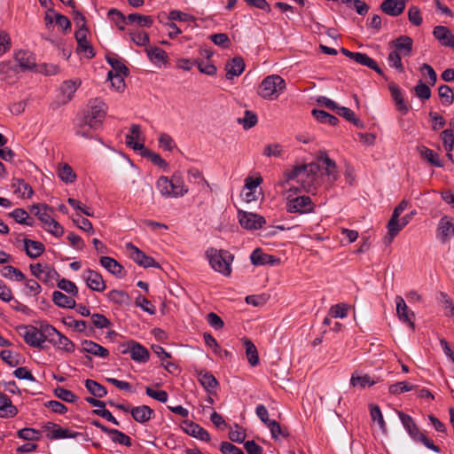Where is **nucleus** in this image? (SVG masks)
Wrapping results in <instances>:
<instances>
[{"instance_id": "61", "label": "nucleus", "mask_w": 454, "mask_h": 454, "mask_svg": "<svg viewBox=\"0 0 454 454\" xmlns=\"http://www.w3.org/2000/svg\"><path fill=\"white\" fill-rule=\"evenodd\" d=\"M413 389V386L406 381H400L395 384H391L388 387V391L393 395H399L404 392H408Z\"/></svg>"}, {"instance_id": "30", "label": "nucleus", "mask_w": 454, "mask_h": 454, "mask_svg": "<svg viewBox=\"0 0 454 454\" xmlns=\"http://www.w3.org/2000/svg\"><path fill=\"white\" fill-rule=\"evenodd\" d=\"M438 238L442 243L454 236V223L447 217L441 218L438 224Z\"/></svg>"}, {"instance_id": "39", "label": "nucleus", "mask_w": 454, "mask_h": 454, "mask_svg": "<svg viewBox=\"0 0 454 454\" xmlns=\"http://www.w3.org/2000/svg\"><path fill=\"white\" fill-rule=\"evenodd\" d=\"M243 343L249 364L252 366L257 365L259 364V356L256 347L249 339L247 338L243 340Z\"/></svg>"}, {"instance_id": "42", "label": "nucleus", "mask_w": 454, "mask_h": 454, "mask_svg": "<svg viewBox=\"0 0 454 454\" xmlns=\"http://www.w3.org/2000/svg\"><path fill=\"white\" fill-rule=\"evenodd\" d=\"M40 330L43 343L48 341L51 344H53L59 333H60L55 327L48 324L41 325Z\"/></svg>"}, {"instance_id": "2", "label": "nucleus", "mask_w": 454, "mask_h": 454, "mask_svg": "<svg viewBox=\"0 0 454 454\" xmlns=\"http://www.w3.org/2000/svg\"><path fill=\"white\" fill-rule=\"evenodd\" d=\"M319 166L316 163H309L294 168L287 174L289 180L296 179L301 188L306 192H311L318 178Z\"/></svg>"}, {"instance_id": "4", "label": "nucleus", "mask_w": 454, "mask_h": 454, "mask_svg": "<svg viewBox=\"0 0 454 454\" xmlns=\"http://www.w3.org/2000/svg\"><path fill=\"white\" fill-rule=\"evenodd\" d=\"M285 89V80L278 74H271L262 81L258 90V95L267 100H275Z\"/></svg>"}, {"instance_id": "57", "label": "nucleus", "mask_w": 454, "mask_h": 454, "mask_svg": "<svg viewBox=\"0 0 454 454\" xmlns=\"http://www.w3.org/2000/svg\"><path fill=\"white\" fill-rule=\"evenodd\" d=\"M336 113L337 114L342 116L343 118H345L347 121H350L356 127L361 126V121L355 116V114L351 109L345 106H338L336 109Z\"/></svg>"}, {"instance_id": "46", "label": "nucleus", "mask_w": 454, "mask_h": 454, "mask_svg": "<svg viewBox=\"0 0 454 454\" xmlns=\"http://www.w3.org/2000/svg\"><path fill=\"white\" fill-rule=\"evenodd\" d=\"M108 435L114 443L124 445L126 447H130L132 445L131 438L117 429L112 428Z\"/></svg>"}, {"instance_id": "64", "label": "nucleus", "mask_w": 454, "mask_h": 454, "mask_svg": "<svg viewBox=\"0 0 454 454\" xmlns=\"http://www.w3.org/2000/svg\"><path fill=\"white\" fill-rule=\"evenodd\" d=\"M348 306L345 303H338L331 307L330 315L335 318H344L348 316Z\"/></svg>"}, {"instance_id": "47", "label": "nucleus", "mask_w": 454, "mask_h": 454, "mask_svg": "<svg viewBox=\"0 0 454 454\" xmlns=\"http://www.w3.org/2000/svg\"><path fill=\"white\" fill-rule=\"evenodd\" d=\"M107 17L114 22V24L118 27L119 29L123 30L124 26L128 23V19L117 9H110L107 13Z\"/></svg>"}, {"instance_id": "22", "label": "nucleus", "mask_w": 454, "mask_h": 454, "mask_svg": "<svg viewBox=\"0 0 454 454\" xmlns=\"http://www.w3.org/2000/svg\"><path fill=\"white\" fill-rule=\"evenodd\" d=\"M15 61L22 70L33 69L35 67V58L34 54L28 51L20 50L15 53Z\"/></svg>"}, {"instance_id": "19", "label": "nucleus", "mask_w": 454, "mask_h": 454, "mask_svg": "<svg viewBox=\"0 0 454 454\" xmlns=\"http://www.w3.org/2000/svg\"><path fill=\"white\" fill-rule=\"evenodd\" d=\"M398 417L410 437L413 441H417L422 433L419 431V428L414 419L410 415L405 414L403 411H398Z\"/></svg>"}, {"instance_id": "56", "label": "nucleus", "mask_w": 454, "mask_h": 454, "mask_svg": "<svg viewBox=\"0 0 454 454\" xmlns=\"http://www.w3.org/2000/svg\"><path fill=\"white\" fill-rule=\"evenodd\" d=\"M173 186L170 179L167 176H160L157 183L156 187L164 197H172L171 187Z\"/></svg>"}, {"instance_id": "7", "label": "nucleus", "mask_w": 454, "mask_h": 454, "mask_svg": "<svg viewBox=\"0 0 454 454\" xmlns=\"http://www.w3.org/2000/svg\"><path fill=\"white\" fill-rule=\"evenodd\" d=\"M238 218L239 224L244 229L251 231L259 230L266 223V220L263 216L243 210L238 211Z\"/></svg>"}, {"instance_id": "18", "label": "nucleus", "mask_w": 454, "mask_h": 454, "mask_svg": "<svg viewBox=\"0 0 454 454\" xmlns=\"http://www.w3.org/2000/svg\"><path fill=\"white\" fill-rule=\"evenodd\" d=\"M380 9L386 14L396 17L403 12L405 9V1L384 0L380 5Z\"/></svg>"}, {"instance_id": "43", "label": "nucleus", "mask_w": 454, "mask_h": 454, "mask_svg": "<svg viewBox=\"0 0 454 454\" xmlns=\"http://www.w3.org/2000/svg\"><path fill=\"white\" fill-rule=\"evenodd\" d=\"M85 387L92 395L98 398H102L107 394L106 387L93 380H86Z\"/></svg>"}, {"instance_id": "54", "label": "nucleus", "mask_w": 454, "mask_h": 454, "mask_svg": "<svg viewBox=\"0 0 454 454\" xmlns=\"http://www.w3.org/2000/svg\"><path fill=\"white\" fill-rule=\"evenodd\" d=\"M52 345L66 352H73L74 350V344L61 333H59Z\"/></svg>"}, {"instance_id": "24", "label": "nucleus", "mask_w": 454, "mask_h": 454, "mask_svg": "<svg viewBox=\"0 0 454 454\" xmlns=\"http://www.w3.org/2000/svg\"><path fill=\"white\" fill-rule=\"evenodd\" d=\"M245 69V63L242 58L235 57L225 65L226 78L228 80L233 79L235 76H239Z\"/></svg>"}, {"instance_id": "25", "label": "nucleus", "mask_w": 454, "mask_h": 454, "mask_svg": "<svg viewBox=\"0 0 454 454\" xmlns=\"http://www.w3.org/2000/svg\"><path fill=\"white\" fill-rule=\"evenodd\" d=\"M32 274L41 281H47L48 278H54L58 272L47 265L35 263L30 265Z\"/></svg>"}, {"instance_id": "6", "label": "nucleus", "mask_w": 454, "mask_h": 454, "mask_svg": "<svg viewBox=\"0 0 454 454\" xmlns=\"http://www.w3.org/2000/svg\"><path fill=\"white\" fill-rule=\"evenodd\" d=\"M122 354L129 353L134 361L145 363L149 359L148 350L137 341L130 340L120 346Z\"/></svg>"}, {"instance_id": "17", "label": "nucleus", "mask_w": 454, "mask_h": 454, "mask_svg": "<svg viewBox=\"0 0 454 454\" xmlns=\"http://www.w3.org/2000/svg\"><path fill=\"white\" fill-rule=\"evenodd\" d=\"M433 35L442 45L454 49V35L447 27L441 25L434 27Z\"/></svg>"}, {"instance_id": "60", "label": "nucleus", "mask_w": 454, "mask_h": 454, "mask_svg": "<svg viewBox=\"0 0 454 454\" xmlns=\"http://www.w3.org/2000/svg\"><path fill=\"white\" fill-rule=\"evenodd\" d=\"M401 225V223L399 221V217H395V215H392L390 220L387 223V230H388V236H389V242L399 233V231L403 229Z\"/></svg>"}, {"instance_id": "1", "label": "nucleus", "mask_w": 454, "mask_h": 454, "mask_svg": "<svg viewBox=\"0 0 454 454\" xmlns=\"http://www.w3.org/2000/svg\"><path fill=\"white\" fill-rule=\"evenodd\" d=\"M88 107V111L75 127V134L90 139L92 138L91 130H96L102 126L107 106L103 100L94 98L90 100Z\"/></svg>"}, {"instance_id": "14", "label": "nucleus", "mask_w": 454, "mask_h": 454, "mask_svg": "<svg viewBox=\"0 0 454 454\" xmlns=\"http://www.w3.org/2000/svg\"><path fill=\"white\" fill-rule=\"evenodd\" d=\"M182 428L187 434L194 438L200 439L203 442L210 441V435L208 432L201 427L199 424L186 420L184 422Z\"/></svg>"}, {"instance_id": "32", "label": "nucleus", "mask_w": 454, "mask_h": 454, "mask_svg": "<svg viewBox=\"0 0 454 454\" xmlns=\"http://www.w3.org/2000/svg\"><path fill=\"white\" fill-rule=\"evenodd\" d=\"M106 296L110 302L120 306H127L130 303L129 294L123 290L113 289L107 293Z\"/></svg>"}, {"instance_id": "34", "label": "nucleus", "mask_w": 454, "mask_h": 454, "mask_svg": "<svg viewBox=\"0 0 454 454\" xmlns=\"http://www.w3.org/2000/svg\"><path fill=\"white\" fill-rule=\"evenodd\" d=\"M170 181L173 184L171 187L172 197H182L188 192V187L184 184V179L180 175H173Z\"/></svg>"}, {"instance_id": "20", "label": "nucleus", "mask_w": 454, "mask_h": 454, "mask_svg": "<svg viewBox=\"0 0 454 454\" xmlns=\"http://www.w3.org/2000/svg\"><path fill=\"white\" fill-rule=\"evenodd\" d=\"M395 305H396V313L400 320L403 322L408 323L411 327H414L413 324V312L408 309V307L403 300V298L400 295L395 297Z\"/></svg>"}, {"instance_id": "27", "label": "nucleus", "mask_w": 454, "mask_h": 454, "mask_svg": "<svg viewBox=\"0 0 454 454\" xmlns=\"http://www.w3.org/2000/svg\"><path fill=\"white\" fill-rule=\"evenodd\" d=\"M140 140V126L137 124H132L130 127V134H127L125 141L128 146L131 147L135 151H142L145 149L143 143Z\"/></svg>"}, {"instance_id": "13", "label": "nucleus", "mask_w": 454, "mask_h": 454, "mask_svg": "<svg viewBox=\"0 0 454 454\" xmlns=\"http://www.w3.org/2000/svg\"><path fill=\"white\" fill-rule=\"evenodd\" d=\"M44 428L50 431L47 434V437L50 439L75 438L81 434L79 432H71L67 428H62L58 424L52 422H48Z\"/></svg>"}, {"instance_id": "10", "label": "nucleus", "mask_w": 454, "mask_h": 454, "mask_svg": "<svg viewBox=\"0 0 454 454\" xmlns=\"http://www.w3.org/2000/svg\"><path fill=\"white\" fill-rule=\"evenodd\" d=\"M82 279L87 286L95 292H103L106 288V285L98 272L92 270H86L82 272Z\"/></svg>"}, {"instance_id": "33", "label": "nucleus", "mask_w": 454, "mask_h": 454, "mask_svg": "<svg viewBox=\"0 0 454 454\" xmlns=\"http://www.w3.org/2000/svg\"><path fill=\"white\" fill-rule=\"evenodd\" d=\"M25 251L30 258H37L44 252V245L39 241L24 239Z\"/></svg>"}, {"instance_id": "59", "label": "nucleus", "mask_w": 454, "mask_h": 454, "mask_svg": "<svg viewBox=\"0 0 454 454\" xmlns=\"http://www.w3.org/2000/svg\"><path fill=\"white\" fill-rule=\"evenodd\" d=\"M135 305L141 308L144 311L150 315H154L156 312L155 306L145 297L138 295L135 300Z\"/></svg>"}, {"instance_id": "9", "label": "nucleus", "mask_w": 454, "mask_h": 454, "mask_svg": "<svg viewBox=\"0 0 454 454\" xmlns=\"http://www.w3.org/2000/svg\"><path fill=\"white\" fill-rule=\"evenodd\" d=\"M286 209L291 213L306 214L313 211L312 200L309 196H299L289 200Z\"/></svg>"}, {"instance_id": "8", "label": "nucleus", "mask_w": 454, "mask_h": 454, "mask_svg": "<svg viewBox=\"0 0 454 454\" xmlns=\"http://www.w3.org/2000/svg\"><path fill=\"white\" fill-rule=\"evenodd\" d=\"M126 250L129 253V257L138 265L144 268H159V263L151 256L146 255L142 250L129 242L125 245Z\"/></svg>"}, {"instance_id": "44", "label": "nucleus", "mask_w": 454, "mask_h": 454, "mask_svg": "<svg viewBox=\"0 0 454 454\" xmlns=\"http://www.w3.org/2000/svg\"><path fill=\"white\" fill-rule=\"evenodd\" d=\"M312 115L314 118L321 123H328L331 126H335L339 120L337 117L328 114L324 110L313 109Z\"/></svg>"}, {"instance_id": "16", "label": "nucleus", "mask_w": 454, "mask_h": 454, "mask_svg": "<svg viewBox=\"0 0 454 454\" xmlns=\"http://www.w3.org/2000/svg\"><path fill=\"white\" fill-rule=\"evenodd\" d=\"M99 262L102 267L116 278H122L126 275L123 266L112 257L101 256Z\"/></svg>"}, {"instance_id": "48", "label": "nucleus", "mask_w": 454, "mask_h": 454, "mask_svg": "<svg viewBox=\"0 0 454 454\" xmlns=\"http://www.w3.org/2000/svg\"><path fill=\"white\" fill-rule=\"evenodd\" d=\"M1 274L4 278L14 279L16 281H22L25 279V275L17 268L13 266H4L1 270Z\"/></svg>"}, {"instance_id": "41", "label": "nucleus", "mask_w": 454, "mask_h": 454, "mask_svg": "<svg viewBox=\"0 0 454 454\" xmlns=\"http://www.w3.org/2000/svg\"><path fill=\"white\" fill-rule=\"evenodd\" d=\"M355 62L374 70L379 74H383V71L378 66L377 62L365 53L358 52L357 56H356Z\"/></svg>"}, {"instance_id": "55", "label": "nucleus", "mask_w": 454, "mask_h": 454, "mask_svg": "<svg viewBox=\"0 0 454 454\" xmlns=\"http://www.w3.org/2000/svg\"><path fill=\"white\" fill-rule=\"evenodd\" d=\"M258 121L257 115L252 111L247 110L244 117L238 119V123L241 124L244 129H249L256 125Z\"/></svg>"}, {"instance_id": "63", "label": "nucleus", "mask_w": 454, "mask_h": 454, "mask_svg": "<svg viewBox=\"0 0 454 454\" xmlns=\"http://www.w3.org/2000/svg\"><path fill=\"white\" fill-rule=\"evenodd\" d=\"M55 395L64 402L74 403L77 400V396L70 390H67L62 387H58L54 390Z\"/></svg>"}, {"instance_id": "49", "label": "nucleus", "mask_w": 454, "mask_h": 454, "mask_svg": "<svg viewBox=\"0 0 454 454\" xmlns=\"http://www.w3.org/2000/svg\"><path fill=\"white\" fill-rule=\"evenodd\" d=\"M419 153H420L421 157L427 159V160L428 162H430L432 165H434V167H438V168L442 167V163L440 160L438 154L436 153H434L433 150H431L427 147L422 146L421 148H419Z\"/></svg>"}, {"instance_id": "36", "label": "nucleus", "mask_w": 454, "mask_h": 454, "mask_svg": "<svg viewBox=\"0 0 454 454\" xmlns=\"http://www.w3.org/2000/svg\"><path fill=\"white\" fill-rule=\"evenodd\" d=\"M35 215L43 223V227L48 225L49 222L53 220V208L47 205H37L33 207Z\"/></svg>"}, {"instance_id": "53", "label": "nucleus", "mask_w": 454, "mask_h": 454, "mask_svg": "<svg viewBox=\"0 0 454 454\" xmlns=\"http://www.w3.org/2000/svg\"><path fill=\"white\" fill-rule=\"evenodd\" d=\"M370 414L372 417V421L377 422L380 428L383 431H387V425L383 419L382 412L380 409V407L376 404H371L370 405Z\"/></svg>"}, {"instance_id": "51", "label": "nucleus", "mask_w": 454, "mask_h": 454, "mask_svg": "<svg viewBox=\"0 0 454 454\" xmlns=\"http://www.w3.org/2000/svg\"><path fill=\"white\" fill-rule=\"evenodd\" d=\"M438 94L442 105L450 106L454 100V93L449 85L442 84L438 89Z\"/></svg>"}, {"instance_id": "5", "label": "nucleus", "mask_w": 454, "mask_h": 454, "mask_svg": "<svg viewBox=\"0 0 454 454\" xmlns=\"http://www.w3.org/2000/svg\"><path fill=\"white\" fill-rule=\"evenodd\" d=\"M19 333L28 346L40 349L43 348V341L40 326L21 325L19 327Z\"/></svg>"}, {"instance_id": "21", "label": "nucleus", "mask_w": 454, "mask_h": 454, "mask_svg": "<svg viewBox=\"0 0 454 454\" xmlns=\"http://www.w3.org/2000/svg\"><path fill=\"white\" fill-rule=\"evenodd\" d=\"M317 160L325 165V175L328 176L330 183L334 182L338 178L337 166L334 160L329 158L325 151H320Z\"/></svg>"}, {"instance_id": "45", "label": "nucleus", "mask_w": 454, "mask_h": 454, "mask_svg": "<svg viewBox=\"0 0 454 454\" xmlns=\"http://www.w3.org/2000/svg\"><path fill=\"white\" fill-rule=\"evenodd\" d=\"M127 19L128 23H137L143 27H150L153 23V20L151 16L142 15L139 13H131L127 16Z\"/></svg>"}, {"instance_id": "29", "label": "nucleus", "mask_w": 454, "mask_h": 454, "mask_svg": "<svg viewBox=\"0 0 454 454\" xmlns=\"http://www.w3.org/2000/svg\"><path fill=\"white\" fill-rule=\"evenodd\" d=\"M82 350L83 352H86V353H89V354H91L93 356L102 357V358H106L109 356L108 349H106L103 346H101L92 340H85L82 342Z\"/></svg>"}, {"instance_id": "28", "label": "nucleus", "mask_w": 454, "mask_h": 454, "mask_svg": "<svg viewBox=\"0 0 454 454\" xmlns=\"http://www.w3.org/2000/svg\"><path fill=\"white\" fill-rule=\"evenodd\" d=\"M18 409L12 404L9 396L0 391V418H13Z\"/></svg>"}, {"instance_id": "52", "label": "nucleus", "mask_w": 454, "mask_h": 454, "mask_svg": "<svg viewBox=\"0 0 454 454\" xmlns=\"http://www.w3.org/2000/svg\"><path fill=\"white\" fill-rule=\"evenodd\" d=\"M375 383L376 381L372 380L368 374L358 376L353 373L350 379V384L353 387H360L361 388H364L367 386H372Z\"/></svg>"}, {"instance_id": "50", "label": "nucleus", "mask_w": 454, "mask_h": 454, "mask_svg": "<svg viewBox=\"0 0 454 454\" xmlns=\"http://www.w3.org/2000/svg\"><path fill=\"white\" fill-rule=\"evenodd\" d=\"M59 177L65 183H73L76 179V175L68 164H63L59 168Z\"/></svg>"}, {"instance_id": "62", "label": "nucleus", "mask_w": 454, "mask_h": 454, "mask_svg": "<svg viewBox=\"0 0 454 454\" xmlns=\"http://www.w3.org/2000/svg\"><path fill=\"white\" fill-rule=\"evenodd\" d=\"M443 147L446 152H451L454 146V135L453 131L450 129H444L441 134Z\"/></svg>"}, {"instance_id": "38", "label": "nucleus", "mask_w": 454, "mask_h": 454, "mask_svg": "<svg viewBox=\"0 0 454 454\" xmlns=\"http://www.w3.org/2000/svg\"><path fill=\"white\" fill-rule=\"evenodd\" d=\"M9 215L15 220L18 223L33 226L34 220L29 214L23 208H16Z\"/></svg>"}, {"instance_id": "11", "label": "nucleus", "mask_w": 454, "mask_h": 454, "mask_svg": "<svg viewBox=\"0 0 454 454\" xmlns=\"http://www.w3.org/2000/svg\"><path fill=\"white\" fill-rule=\"evenodd\" d=\"M250 260L253 265H278L280 259L275 255L265 254L261 248L254 249L250 254Z\"/></svg>"}, {"instance_id": "35", "label": "nucleus", "mask_w": 454, "mask_h": 454, "mask_svg": "<svg viewBox=\"0 0 454 454\" xmlns=\"http://www.w3.org/2000/svg\"><path fill=\"white\" fill-rule=\"evenodd\" d=\"M198 380L208 393H212L218 386L215 377L208 372H200Z\"/></svg>"}, {"instance_id": "26", "label": "nucleus", "mask_w": 454, "mask_h": 454, "mask_svg": "<svg viewBox=\"0 0 454 454\" xmlns=\"http://www.w3.org/2000/svg\"><path fill=\"white\" fill-rule=\"evenodd\" d=\"M145 52L149 60L155 66L161 67L168 62V58L167 52L160 47L154 46L146 48Z\"/></svg>"}, {"instance_id": "31", "label": "nucleus", "mask_w": 454, "mask_h": 454, "mask_svg": "<svg viewBox=\"0 0 454 454\" xmlns=\"http://www.w3.org/2000/svg\"><path fill=\"white\" fill-rule=\"evenodd\" d=\"M80 84H81L80 82H75V81H66L62 83V85L60 87V94L62 97L61 103L62 104H67L73 98V97H74L77 88L80 86Z\"/></svg>"}, {"instance_id": "40", "label": "nucleus", "mask_w": 454, "mask_h": 454, "mask_svg": "<svg viewBox=\"0 0 454 454\" xmlns=\"http://www.w3.org/2000/svg\"><path fill=\"white\" fill-rule=\"evenodd\" d=\"M12 186L14 192L20 194L23 198H30L34 192L32 187L22 179H13Z\"/></svg>"}, {"instance_id": "12", "label": "nucleus", "mask_w": 454, "mask_h": 454, "mask_svg": "<svg viewBox=\"0 0 454 454\" xmlns=\"http://www.w3.org/2000/svg\"><path fill=\"white\" fill-rule=\"evenodd\" d=\"M74 36L77 41V51L83 53L86 58L92 59L95 56V52L91 44L87 40L86 27H80L75 32Z\"/></svg>"}, {"instance_id": "3", "label": "nucleus", "mask_w": 454, "mask_h": 454, "mask_svg": "<svg viewBox=\"0 0 454 454\" xmlns=\"http://www.w3.org/2000/svg\"><path fill=\"white\" fill-rule=\"evenodd\" d=\"M210 266L217 272L230 276L231 273V263L233 255L227 250L208 248L206 252Z\"/></svg>"}, {"instance_id": "37", "label": "nucleus", "mask_w": 454, "mask_h": 454, "mask_svg": "<svg viewBox=\"0 0 454 454\" xmlns=\"http://www.w3.org/2000/svg\"><path fill=\"white\" fill-rule=\"evenodd\" d=\"M52 301L57 306L61 308L73 309L76 307L75 301L60 291H54L52 293Z\"/></svg>"}, {"instance_id": "23", "label": "nucleus", "mask_w": 454, "mask_h": 454, "mask_svg": "<svg viewBox=\"0 0 454 454\" xmlns=\"http://www.w3.org/2000/svg\"><path fill=\"white\" fill-rule=\"evenodd\" d=\"M130 414L134 420L145 424L154 416V411L147 405H140L131 408Z\"/></svg>"}, {"instance_id": "58", "label": "nucleus", "mask_w": 454, "mask_h": 454, "mask_svg": "<svg viewBox=\"0 0 454 454\" xmlns=\"http://www.w3.org/2000/svg\"><path fill=\"white\" fill-rule=\"evenodd\" d=\"M106 60L112 68L115 71V74L122 73V74H128L129 69L124 63L115 56H107Z\"/></svg>"}, {"instance_id": "15", "label": "nucleus", "mask_w": 454, "mask_h": 454, "mask_svg": "<svg viewBox=\"0 0 454 454\" xmlns=\"http://www.w3.org/2000/svg\"><path fill=\"white\" fill-rule=\"evenodd\" d=\"M390 45L395 48V51L400 55L406 57L410 56L413 49V40L408 35H401L390 43Z\"/></svg>"}]
</instances>
